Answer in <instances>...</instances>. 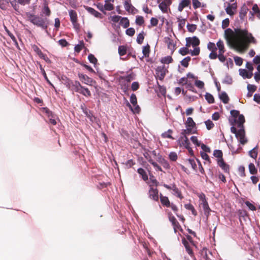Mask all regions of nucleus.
Here are the masks:
<instances>
[{
	"label": "nucleus",
	"mask_w": 260,
	"mask_h": 260,
	"mask_svg": "<svg viewBox=\"0 0 260 260\" xmlns=\"http://www.w3.org/2000/svg\"><path fill=\"white\" fill-rule=\"evenodd\" d=\"M182 243L184 246L186 252L188 253V254L191 255L193 254V252L192 249H191L189 243L185 240L184 238H183L182 240Z\"/></svg>",
	"instance_id": "obj_24"
},
{
	"label": "nucleus",
	"mask_w": 260,
	"mask_h": 260,
	"mask_svg": "<svg viewBox=\"0 0 260 260\" xmlns=\"http://www.w3.org/2000/svg\"><path fill=\"white\" fill-rule=\"evenodd\" d=\"M138 173L141 175L142 179L144 181L148 180V176L146 172L143 168H139L137 170Z\"/></svg>",
	"instance_id": "obj_32"
},
{
	"label": "nucleus",
	"mask_w": 260,
	"mask_h": 260,
	"mask_svg": "<svg viewBox=\"0 0 260 260\" xmlns=\"http://www.w3.org/2000/svg\"><path fill=\"white\" fill-rule=\"evenodd\" d=\"M201 205L204 209L205 215L208 217L209 215L211 210L209 207L207 201L206 200L203 201V202L201 203Z\"/></svg>",
	"instance_id": "obj_23"
},
{
	"label": "nucleus",
	"mask_w": 260,
	"mask_h": 260,
	"mask_svg": "<svg viewBox=\"0 0 260 260\" xmlns=\"http://www.w3.org/2000/svg\"><path fill=\"white\" fill-rule=\"evenodd\" d=\"M150 52V46L148 44H147L146 46L143 47L142 53L143 54V57H148L149 55Z\"/></svg>",
	"instance_id": "obj_36"
},
{
	"label": "nucleus",
	"mask_w": 260,
	"mask_h": 260,
	"mask_svg": "<svg viewBox=\"0 0 260 260\" xmlns=\"http://www.w3.org/2000/svg\"><path fill=\"white\" fill-rule=\"evenodd\" d=\"M249 155L253 158H256L257 156V152L256 150V147L253 148L249 152Z\"/></svg>",
	"instance_id": "obj_52"
},
{
	"label": "nucleus",
	"mask_w": 260,
	"mask_h": 260,
	"mask_svg": "<svg viewBox=\"0 0 260 260\" xmlns=\"http://www.w3.org/2000/svg\"><path fill=\"white\" fill-rule=\"evenodd\" d=\"M172 61H173V59L171 56H166L165 57L162 58V59H161V62L164 64L170 63L172 62Z\"/></svg>",
	"instance_id": "obj_41"
},
{
	"label": "nucleus",
	"mask_w": 260,
	"mask_h": 260,
	"mask_svg": "<svg viewBox=\"0 0 260 260\" xmlns=\"http://www.w3.org/2000/svg\"><path fill=\"white\" fill-rule=\"evenodd\" d=\"M217 164L224 171V172H229V166L224 161L223 158L218 159Z\"/></svg>",
	"instance_id": "obj_17"
},
{
	"label": "nucleus",
	"mask_w": 260,
	"mask_h": 260,
	"mask_svg": "<svg viewBox=\"0 0 260 260\" xmlns=\"http://www.w3.org/2000/svg\"><path fill=\"white\" fill-rule=\"evenodd\" d=\"M88 59L89 60V62L91 63H93L94 64H95V63L97 62L98 60L95 58L94 55L92 54H90L88 56Z\"/></svg>",
	"instance_id": "obj_51"
},
{
	"label": "nucleus",
	"mask_w": 260,
	"mask_h": 260,
	"mask_svg": "<svg viewBox=\"0 0 260 260\" xmlns=\"http://www.w3.org/2000/svg\"><path fill=\"white\" fill-rule=\"evenodd\" d=\"M60 80L68 88H69V87L71 86L73 81L64 75L61 76Z\"/></svg>",
	"instance_id": "obj_21"
},
{
	"label": "nucleus",
	"mask_w": 260,
	"mask_h": 260,
	"mask_svg": "<svg viewBox=\"0 0 260 260\" xmlns=\"http://www.w3.org/2000/svg\"><path fill=\"white\" fill-rule=\"evenodd\" d=\"M81 108L82 109V111L84 114L86 115V116L89 119V120L91 121H93V116L91 111L85 108H84L81 106Z\"/></svg>",
	"instance_id": "obj_26"
},
{
	"label": "nucleus",
	"mask_w": 260,
	"mask_h": 260,
	"mask_svg": "<svg viewBox=\"0 0 260 260\" xmlns=\"http://www.w3.org/2000/svg\"><path fill=\"white\" fill-rule=\"evenodd\" d=\"M192 133H194V132H192V129L190 127H186V129H182L180 134V137L178 139V141L180 142L181 140H183L184 139V137H187V135Z\"/></svg>",
	"instance_id": "obj_18"
},
{
	"label": "nucleus",
	"mask_w": 260,
	"mask_h": 260,
	"mask_svg": "<svg viewBox=\"0 0 260 260\" xmlns=\"http://www.w3.org/2000/svg\"><path fill=\"white\" fill-rule=\"evenodd\" d=\"M173 194L178 198H182L181 194L178 188L175 184L172 185V189Z\"/></svg>",
	"instance_id": "obj_39"
},
{
	"label": "nucleus",
	"mask_w": 260,
	"mask_h": 260,
	"mask_svg": "<svg viewBox=\"0 0 260 260\" xmlns=\"http://www.w3.org/2000/svg\"><path fill=\"white\" fill-rule=\"evenodd\" d=\"M160 200L162 205L170 207L171 204L167 197L162 196V194H160Z\"/></svg>",
	"instance_id": "obj_27"
},
{
	"label": "nucleus",
	"mask_w": 260,
	"mask_h": 260,
	"mask_svg": "<svg viewBox=\"0 0 260 260\" xmlns=\"http://www.w3.org/2000/svg\"><path fill=\"white\" fill-rule=\"evenodd\" d=\"M186 46H189L190 45H191L192 46V47H193L198 46L200 44V40L196 36H194L192 38H190V37L186 38Z\"/></svg>",
	"instance_id": "obj_4"
},
{
	"label": "nucleus",
	"mask_w": 260,
	"mask_h": 260,
	"mask_svg": "<svg viewBox=\"0 0 260 260\" xmlns=\"http://www.w3.org/2000/svg\"><path fill=\"white\" fill-rule=\"evenodd\" d=\"M252 10L253 13H252V12L251 11L250 12V14H251V17H249V19H251V20H253L252 17L253 16V13H257L259 11V9L258 8V6L256 4H254L252 7Z\"/></svg>",
	"instance_id": "obj_43"
},
{
	"label": "nucleus",
	"mask_w": 260,
	"mask_h": 260,
	"mask_svg": "<svg viewBox=\"0 0 260 260\" xmlns=\"http://www.w3.org/2000/svg\"><path fill=\"white\" fill-rule=\"evenodd\" d=\"M230 24V20L229 18H225L222 21V28L225 29Z\"/></svg>",
	"instance_id": "obj_64"
},
{
	"label": "nucleus",
	"mask_w": 260,
	"mask_h": 260,
	"mask_svg": "<svg viewBox=\"0 0 260 260\" xmlns=\"http://www.w3.org/2000/svg\"><path fill=\"white\" fill-rule=\"evenodd\" d=\"M191 58L189 56H187L183 58L180 62L181 65L185 68H187L188 66V62L190 60Z\"/></svg>",
	"instance_id": "obj_38"
},
{
	"label": "nucleus",
	"mask_w": 260,
	"mask_h": 260,
	"mask_svg": "<svg viewBox=\"0 0 260 260\" xmlns=\"http://www.w3.org/2000/svg\"><path fill=\"white\" fill-rule=\"evenodd\" d=\"M213 155L218 159L222 158V152L220 150H215L213 152Z\"/></svg>",
	"instance_id": "obj_49"
},
{
	"label": "nucleus",
	"mask_w": 260,
	"mask_h": 260,
	"mask_svg": "<svg viewBox=\"0 0 260 260\" xmlns=\"http://www.w3.org/2000/svg\"><path fill=\"white\" fill-rule=\"evenodd\" d=\"M29 21L34 25L40 27L44 30H46L48 27L47 19L43 18L35 15H30L29 17Z\"/></svg>",
	"instance_id": "obj_2"
},
{
	"label": "nucleus",
	"mask_w": 260,
	"mask_h": 260,
	"mask_svg": "<svg viewBox=\"0 0 260 260\" xmlns=\"http://www.w3.org/2000/svg\"><path fill=\"white\" fill-rule=\"evenodd\" d=\"M144 23V18L141 16H137L136 18V23L139 25L141 26Z\"/></svg>",
	"instance_id": "obj_45"
},
{
	"label": "nucleus",
	"mask_w": 260,
	"mask_h": 260,
	"mask_svg": "<svg viewBox=\"0 0 260 260\" xmlns=\"http://www.w3.org/2000/svg\"><path fill=\"white\" fill-rule=\"evenodd\" d=\"M135 33V30L133 27L128 28L125 31V34L127 36H130V37L133 36L134 35Z\"/></svg>",
	"instance_id": "obj_55"
},
{
	"label": "nucleus",
	"mask_w": 260,
	"mask_h": 260,
	"mask_svg": "<svg viewBox=\"0 0 260 260\" xmlns=\"http://www.w3.org/2000/svg\"><path fill=\"white\" fill-rule=\"evenodd\" d=\"M78 77L80 80L86 84L90 85L92 82V79L88 77L86 75H84L82 73H79Z\"/></svg>",
	"instance_id": "obj_12"
},
{
	"label": "nucleus",
	"mask_w": 260,
	"mask_h": 260,
	"mask_svg": "<svg viewBox=\"0 0 260 260\" xmlns=\"http://www.w3.org/2000/svg\"><path fill=\"white\" fill-rule=\"evenodd\" d=\"M120 82L127 84L133 80L132 76L130 74L125 76H120Z\"/></svg>",
	"instance_id": "obj_28"
},
{
	"label": "nucleus",
	"mask_w": 260,
	"mask_h": 260,
	"mask_svg": "<svg viewBox=\"0 0 260 260\" xmlns=\"http://www.w3.org/2000/svg\"><path fill=\"white\" fill-rule=\"evenodd\" d=\"M217 47L219 49V53H223L224 52V45L222 41L219 40L216 43Z\"/></svg>",
	"instance_id": "obj_35"
},
{
	"label": "nucleus",
	"mask_w": 260,
	"mask_h": 260,
	"mask_svg": "<svg viewBox=\"0 0 260 260\" xmlns=\"http://www.w3.org/2000/svg\"><path fill=\"white\" fill-rule=\"evenodd\" d=\"M81 85L78 81H73L71 86L69 87V89L77 92H79L80 89H81Z\"/></svg>",
	"instance_id": "obj_11"
},
{
	"label": "nucleus",
	"mask_w": 260,
	"mask_h": 260,
	"mask_svg": "<svg viewBox=\"0 0 260 260\" xmlns=\"http://www.w3.org/2000/svg\"><path fill=\"white\" fill-rule=\"evenodd\" d=\"M143 34H144V32L142 31L139 34L138 36H137V42L139 44H141L143 43V41L144 39V37Z\"/></svg>",
	"instance_id": "obj_48"
},
{
	"label": "nucleus",
	"mask_w": 260,
	"mask_h": 260,
	"mask_svg": "<svg viewBox=\"0 0 260 260\" xmlns=\"http://www.w3.org/2000/svg\"><path fill=\"white\" fill-rule=\"evenodd\" d=\"M178 144L180 146H184L186 148L190 153L192 152V150L190 147V142L187 137H184L183 140L179 141H177Z\"/></svg>",
	"instance_id": "obj_8"
},
{
	"label": "nucleus",
	"mask_w": 260,
	"mask_h": 260,
	"mask_svg": "<svg viewBox=\"0 0 260 260\" xmlns=\"http://www.w3.org/2000/svg\"><path fill=\"white\" fill-rule=\"evenodd\" d=\"M192 6L194 9L201 7V3L199 0H192Z\"/></svg>",
	"instance_id": "obj_63"
},
{
	"label": "nucleus",
	"mask_w": 260,
	"mask_h": 260,
	"mask_svg": "<svg viewBox=\"0 0 260 260\" xmlns=\"http://www.w3.org/2000/svg\"><path fill=\"white\" fill-rule=\"evenodd\" d=\"M219 98L224 104H227L229 101L228 95L225 91H222L219 93Z\"/></svg>",
	"instance_id": "obj_25"
},
{
	"label": "nucleus",
	"mask_w": 260,
	"mask_h": 260,
	"mask_svg": "<svg viewBox=\"0 0 260 260\" xmlns=\"http://www.w3.org/2000/svg\"><path fill=\"white\" fill-rule=\"evenodd\" d=\"M111 2L105 3L104 11H112L114 9V5L111 3Z\"/></svg>",
	"instance_id": "obj_40"
},
{
	"label": "nucleus",
	"mask_w": 260,
	"mask_h": 260,
	"mask_svg": "<svg viewBox=\"0 0 260 260\" xmlns=\"http://www.w3.org/2000/svg\"><path fill=\"white\" fill-rule=\"evenodd\" d=\"M194 85L200 89H203L204 87V83L201 80H196L194 82Z\"/></svg>",
	"instance_id": "obj_54"
},
{
	"label": "nucleus",
	"mask_w": 260,
	"mask_h": 260,
	"mask_svg": "<svg viewBox=\"0 0 260 260\" xmlns=\"http://www.w3.org/2000/svg\"><path fill=\"white\" fill-rule=\"evenodd\" d=\"M234 30L230 28L224 30V37L227 44L231 48H247L248 44L255 43V40L251 33L245 29H242L239 25V20L235 21Z\"/></svg>",
	"instance_id": "obj_1"
},
{
	"label": "nucleus",
	"mask_w": 260,
	"mask_h": 260,
	"mask_svg": "<svg viewBox=\"0 0 260 260\" xmlns=\"http://www.w3.org/2000/svg\"><path fill=\"white\" fill-rule=\"evenodd\" d=\"M222 83L226 84H232L233 82L232 78L229 75H226L224 79L222 81Z\"/></svg>",
	"instance_id": "obj_42"
},
{
	"label": "nucleus",
	"mask_w": 260,
	"mask_h": 260,
	"mask_svg": "<svg viewBox=\"0 0 260 260\" xmlns=\"http://www.w3.org/2000/svg\"><path fill=\"white\" fill-rule=\"evenodd\" d=\"M42 13L46 16H49L50 15L51 12L46 3H45L43 5Z\"/></svg>",
	"instance_id": "obj_33"
},
{
	"label": "nucleus",
	"mask_w": 260,
	"mask_h": 260,
	"mask_svg": "<svg viewBox=\"0 0 260 260\" xmlns=\"http://www.w3.org/2000/svg\"><path fill=\"white\" fill-rule=\"evenodd\" d=\"M249 170L251 174H255L257 172V169L255 168L254 165L252 163H250L249 165Z\"/></svg>",
	"instance_id": "obj_47"
},
{
	"label": "nucleus",
	"mask_w": 260,
	"mask_h": 260,
	"mask_svg": "<svg viewBox=\"0 0 260 260\" xmlns=\"http://www.w3.org/2000/svg\"><path fill=\"white\" fill-rule=\"evenodd\" d=\"M169 218L170 222H171L172 225L174 226V231L176 232V228H177L179 225V223L176 220V218L171 214H169Z\"/></svg>",
	"instance_id": "obj_22"
},
{
	"label": "nucleus",
	"mask_w": 260,
	"mask_h": 260,
	"mask_svg": "<svg viewBox=\"0 0 260 260\" xmlns=\"http://www.w3.org/2000/svg\"><path fill=\"white\" fill-rule=\"evenodd\" d=\"M186 127H190L192 129L196 126V123L191 117H188L185 123Z\"/></svg>",
	"instance_id": "obj_29"
},
{
	"label": "nucleus",
	"mask_w": 260,
	"mask_h": 260,
	"mask_svg": "<svg viewBox=\"0 0 260 260\" xmlns=\"http://www.w3.org/2000/svg\"><path fill=\"white\" fill-rule=\"evenodd\" d=\"M205 125H206L207 129H208V130H210V129H212L213 127V126H214V123L210 119L207 120V121H206L205 122Z\"/></svg>",
	"instance_id": "obj_53"
},
{
	"label": "nucleus",
	"mask_w": 260,
	"mask_h": 260,
	"mask_svg": "<svg viewBox=\"0 0 260 260\" xmlns=\"http://www.w3.org/2000/svg\"><path fill=\"white\" fill-rule=\"evenodd\" d=\"M239 129L237 130L235 127L232 126L231 127V132L235 135L236 138L239 140V142L244 145L247 142V139L245 138V132L244 128L238 127Z\"/></svg>",
	"instance_id": "obj_3"
},
{
	"label": "nucleus",
	"mask_w": 260,
	"mask_h": 260,
	"mask_svg": "<svg viewBox=\"0 0 260 260\" xmlns=\"http://www.w3.org/2000/svg\"><path fill=\"white\" fill-rule=\"evenodd\" d=\"M235 63L237 66H240L242 64L243 59L241 57L239 56H235L234 57Z\"/></svg>",
	"instance_id": "obj_56"
},
{
	"label": "nucleus",
	"mask_w": 260,
	"mask_h": 260,
	"mask_svg": "<svg viewBox=\"0 0 260 260\" xmlns=\"http://www.w3.org/2000/svg\"><path fill=\"white\" fill-rule=\"evenodd\" d=\"M124 7L125 10L128 13H135V8L131 4V0H125L124 2Z\"/></svg>",
	"instance_id": "obj_10"
},
{
	"label": "nucleus",
	"mask_w": 260,
	"mask_h": 260,
	"mask_svg": "<svg viewBox=\"0 0 260 260\" xmlns=\"http://www.w3.org/2000/svg\"><path fill=\"white\" fill-rule=\"evenodd\" d=\"M130 102L133 106H135L137 104V100L136 95L134 93H132L130 96Z\"/></svg>",
	"instance_id": "obj_57"
},
{
	"label": "nucleus",
	"mask_w": 260,
	"mask_h": 260,
	"mask_svg": "<svg viewBox=\"0 0 260 260\" xmlns=\"http://www.w3.org/2000/svg\"><path fill=\"white\" fill-rule=\"evenodd\" d=\"M236 118L233 119V122L235 123L237 125L238 127H241L242 128H244L243 124L245 122V118L243 115L240 114Z\"/></svg>",
	"instance_id": "obj_9"
},
{
	"label": "nucleus",
	"mask_w": 260,
	"mask_h": 260,
	"mask_svg": "<svg viewBox=\"0 0 260 260\" xmlns=\"http://www.w3.org/2000/svg\"><path fill=\"white\" fill-rule=\"evenodd\" d=\"M79 93L84 95L85 96H89L91 95V92L90 90L87 88L84 87L82 86H81Z\"/></svg>",
	"instance_id": "obj_30"
},
{
	"label": "nucleus",
	"mask_w": 260,
	"mask_h": 260,
	"mask_svg": "<svg viewBox=\"0 0 260 260\" xmlns=\"http://www.w3.org/2000/svg\"><path fill=\"white\" fill-rule=\"evenodd\" d=\"M85 9L87 11V12L93 15L94 17L96 18H101L102 17V14L96 11L95 9L91 7H89L88 6H86L85 7Z\"/></svg>",
	"instance_id": "obj_20"
},
{
	"label": "nucleus",
	"mask_w": 260,
	"mask_h": 260,
	"mask_svg": "<svg viewBox=\"0 0 260 260\" xmlns=\"http://www.w3.org/2000/svg\"><path fill=\"white\" fill-rule=\"evenodd\" d=\"M186 87L188 90L194 93H197V90H196L193 84H191V83H187V84L186 85Z\"/></svg>",
	"instance_id": "obj_59"
},
{
	"label": "nucleus",
	"mask_w": 260,
	"mask_h": 260,
	"mask_svg": "<svg viewBox=\"0 0 260 260\" xmlns=\"http://www.w3.org/2000/svg\"><path fill=\"white\" fill-rule=\"evenodd\" d=\"M190 140L191 142L197 146H200L201 143L197 139V137L196 136H191L190 137Z\"/></svg>",
	"instance_id": "obj_61"
},
{
	"label": "nucleus",
	"mask_w": 260,
	"mask_h": 260,
	"mask_svg": "<svg viewBox=\"0 0 260 260\" xmlns=\"http://www.w3.org/2000/svg\"><path fill=\"white\" fill-rule=\"evenodd\" d=\"M167 70L164 66H158L156 69V74L159 80H162L166 75Z\"/></svg>",
	"instance_id": "obj_5"
},
{
	"label": "nucleus",
	"mask_w": 260,
	"mask_h": 260,
	"mask_svg": "<svg viewBox=\"0 0 260 260\" xmlns=\"http://www.w3.org/2000/svg\"><path fill=\"white\" fill-rule=\"evenodd\" d=\"M69 15L71 21L74 26V27L76 28L77 25V15L76 12L74 10H71L69 11Z\"/></svg>",
	"instance_id": "obj_15"
},
{
	"label": "nucleus",
	"mask_w": 260,
	"mask_h": 260,
	"mask_svg": "<svg viewBox=\"0 0 260 260\" xmlns=\"http://www.w3.org/2000/svg\"><path fill=\"white\" fill-rule=\"evenodd\" d=\"M248 11V9L246 5L245 4H243V5L241 7L240 11L239 12V17L241 21H243L244 20L245 17H246Z\"/></svg>",
	"instance_id": "obj_16"
},
{
	"label": "nucleus",
	"mask_w": 260,
	"mask_h": 260,
	"mask_svg": "<svg viewBox=\"0 0 260 260\" xmlns=\"http://www.w3.org/2000/svg\"><path fill=\"white\" fill-rule=\"evenodd\" d=\"M205 98L209 104H213L214 103V98L211 93L206 92Z\"/></svg>",
	"instance_id": "obj_34"
},
{
	"label": "nucleus",
	"mask_w": 260,
	"mask_h": 260,
	"mask_svg": "<svg viewBox=\"0 0 260 260\" xmlns=\"http://www.w3.org/2000/svg\"><path fill=\"white\" fill-rule=\"evenodd\" d=\"M186 27L188 31L190 32H193L197 29V25L194 24L188 23L187 24Z\"/></svg>",
	"instance_id": "obj_46"
},
{
	"label": "nucleus",
	"mask_w": 260,
	"mask_h": 260,
	"mask_svg": "<svg viewBox=\"0 0 260 260\" xmlns=\"http://www.w3.org/2000/svg\"><path fill=\"white\" fill-rule=\"evenodd\" d=\"M207 48L211 51H214L217 50V47L214 43L209 42L207 45Z\"/></svg>",
	"instance_id": "obj_50"
},
{
	"label": "nucleus",
	"mask_w": 260,
	"mask_h": 260,
	"mask_svg": "<svg viewBox=\"0 0 260 260\" xmlns=\"http://www.w3.org/2000/svg\"><path fill=\"white\" fill-rule=\"evenodd\" d=\"M164 42L167 44L168 48L173 52L175 49V44L174 43L173 41L169 37H166L164 38Z\"/></svg>",
	"instance_id": "obj_13"
},
{
	"label": "nucleus",
	"mask_w": 260,
	"mask_h": 260,
	"mask_svg": "<svg viewBox=\"0 0 260 260\" xmlns=\"http://www.w3.org/2000/svg\"><path fill=\"white\" fill-rule=\"evenodd\" d=\"M178 27L181 29L182 28L185 24V19H180L178 18Z\"/></svg>",
	"instance_id": "obj_62"
},
{
	"label": "nucleus",
	"mask_w": 260,
	"mask_h": 260,
	"mask_svg": "<svg viewBox=\"0 0 260 260\" xmlns=\"http://www.w3.org/2000/svg\"><path fill=\"white\" fill-rule=\"evenodd\" d=\"M118 53L120 56L124 55L126 53V48L124 46H119L118 48Z\"/></svg>",
	"instance_id": "obj_37"
},
{
	"label": "nucleus",
	"mask_w": 260,
	"mask_h": 260,
	"mask_svg": "<svg viewBox=\"0 0 260 260\" xmlns=\"http://www.w3.org/2000/svg\"><path fill=\"white\" fill-rule=\"evenodd\" d=\"M179 52L182 55H185L189 53V50L186 47H183L179 50Z\"/></svg>",
	"instance_id": "obj_58"
},
{
	"label": "nucleus",
	"mask_w": 260,
	"mask_h": 260,
	"mask_svg": "<svg viewBox=\"0 0 260 260\" xmlns=\"http://www.w3.org/2000/svg\"><path fill=\"white\" fill-rule=\"evenodd\" d=\"M237 4L236 3L228 4V6L225 9L226 13L231 16L235 14V11L237 10Z\"/></svg>",
	"instance_id": "obj_7"
},
{
	"label": "nucleus",
	"mask_w": 260,
	"mask_h": 260,
	"mask_svg": "<svg viewBox=\"0 0 260 260\" xmlns=\"http://www.w3.org/2000/svg\"><path fill=\"white\" fill-rule=\"evenodd\" d=\"M159 8L163 12L166 13L167 12L168 7L165 2H161L159 4Z\"/></svg>",
	"instance_id": "obj_44"
},
{
	"label": "nucleus",
	"mask_w": 260,
	"mask_h": 260,
	"mask_svg": "<svg viewBox=\"0 0 260 260\" xmlns=\"http://www.w3.org/2000/svg\"><path fill=\"white\" fill-rule=\"evenodd\" d=\"M121 24L123 28H127L129 26V21L127 17H122L120 21Z\"/></svg>",
	"instance_id": "obj_31"
},
{
	"label": "nucleus",
	"mask_w": 260,
	"mask_h": 260,
	"mask_svg": "<svg viewBox=\"0 0 260 260\" xmlns=\"http://www.w3.org/2000/svg\"><path fill=\"white\" fill-rule=\"evenodd\" d=\"M149 197L155 201H158L159 199L158 190L156 188H154L150 185L149 190Z\"/></svg>",
	"instance_id": "obj_6"
},
{
	"label": "nucleus",
	"mask_w": 260,
	"mask_h": 260,
	"mask_svg": "<svg viewBox=\"0 0 260 260\" xmlns=\"http://www.w3.org/2000/svg\"><path fill=\"white\" fill-rule=\"evenodd\" d=\"M169 157L170 159L172 161H176L178 157L177 153L175 152H170L169 155Z\"/></svg>",
	"instance_id": "obj_60"
},
{
	"label": "nucleus",
	"mask_w": 260,
	"mask_h": 260,
	"mask_svg": "<svg viewBox=\"0 0 260 260\" xmlns=\"http://www.w3.org/2000/svg\"><path fill=\"white\" fill-rule=\"evenodd\" d=\"M190 4V1L189 0H182L179 4L178 10L179 12H182L184 8L188 7Z\"/></svg>",
	"instance_id": "obj_19"
},
{
	"label": "nucleus",
	"mask_w": 260,
	"mask_h": 260,
	"mask_svg": "<svg viewBox=\"0 0 260 260\" xmlns=\"http://www.w3.org/2000/svg\"><path fill=\"white\" fill-rule=\"evenodd\" d=\"M239 75L241 76L244 79H250L253 76V73L248 72L246 69H240L239 70Z\"/></svg>",
	"instance_id": "obj_14"
}]
</instances>
